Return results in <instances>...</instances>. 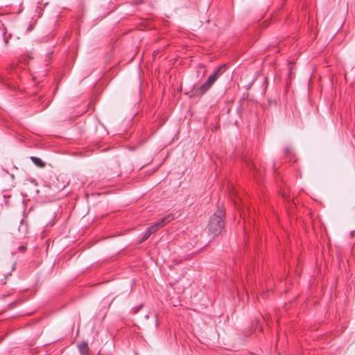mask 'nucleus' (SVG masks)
Instances as JSON below:
<instances>
[{"mask_svg":"<svg viewBox=\"0 0 355 355\" xmlns=\"http://www.w3.org/2000/svg\"><path fill=\"white\" fill-rule=\"evenodd\" d=\"M225 65H221L216 68L211 74L207 80L202 85L193 89V94L196 96H200L205 94L214 84V83L222 76L225 70Z\"/></svg>","mask_w":355,"mask_h":355,"instance_id":"obj_1","label":"nucleus"},{"mask_svg":"<svg viewBox=\"0 0 355 355\" xmlns=\"http://www.w3.org/2000/svg\"><path fill=\"white\" fill-rule=\"evenodd\" d=\"M225 213L223 210H219L215 213L210 218L208 224V233L212 237L220 234L224 227Z\"/></svg>","mask_w":355,"mask_h":355,"instance_id":"obj_2","label":"nucleus"},{"mask_svg":"<svg viewBox=\"0 0 355 355\" xmlns=\"http://www.w3.org/2000/svg\"><path fill=\"white\" fill-rule=\"evenodd\" d=\"M174 218H175V216H174L173 214H169L167 216H164V218H161L160 220H157L153 225L148 227V228L150 229L151 232H153V234L155 233L160 228L163 227L164 225H166L170 221L173 220Z\"/></svg>","mask_w":355,"mask_h":355,"instance_id":"obj_3","label":"nucleus"},{"mask_svg":"<svg viewBox=\"0 0 355 355\" xmlns=\"http://www.w3.org/2000/svg\"><path fill=\"white\" fill-rule=\"evenodd\" d=\"M78 349L81 355H89V348L86 341H83L78 344Z\"/></svg>","mask_w":355,"mask_h":355,"instance_id":"obj_4","label":"nucleus"},{"mask_svg":"<svg viewBox=\"0 0 355 355\" xmlns=\"http://www.w3.org/2000/svg\"><path fill=\"white\" fill-rule=\"evenodd\" d=\"M31 159L38 167L43 168L45 166V163L39 157L32 156Z\"/></svg>","mask_w":355,"mask_h":355,"instance_id":"obj_5","label":"nucleus"},{"mask_svg":"<svg viewBox=\"0 0 355 355\" xmlns=\"http://www.w3.org/2000/svg\"><path fill=\"white\" fill-rule=\"evenodd\" d=\"M153 234L150 229L148 227L145 232H144L141 235V238L139 240V243H142L147 240L150 236Z\"/></svg>","mask_w":355,"mask_h":355,"instance_id":"obj_6","label":"nucleus"},{"mask_svg":"<svg viewBox=\"0 0 355 355\" xmlns=\"http://www.w3.org/2000/svg\"><path fill=\"white\" fill-rule=\"evenodd\" d=\"M143 307V304H141L139 306H137L136 307H134L131 309V312L132 314H136L137 313L140 309Z\"/></svg>","mask_w":355,"mask_h":355,"instance_id":"obj_7","label":"nucleus"},{"mask_svg":"<svg viewBox=\"0 0 355 355\" xmlns=\"http://www.w3.org/2000/svg\"><path fill=\"white\" fill-rule=\"evenodd\" d=\"M19 249L21 252H24L26 249V247L22 245V246H20Z\"/></svg>","mask_w":355,"mask_h":355,"instance_id":"obj_8","label":"nucleus"},{"mask_svg":"<svg viewBox=\"0 0 355 355\" xmlns=\"http://www.w3.org/2000/svg\"><path fill=\"white\" fill-rule=\"evenodd\" d=\"M289 153H290V149H289V148H288V147H286V148H285V153H286V154H288Z\"/></svg>","mask_w":355,"mask_h":355,"instance_id":"obj_9","label":"nucleus"},{"mask_svg":"<svg viewBox=\"0 0 355 355\" xmlns=\"http://www.w3.org/2000/svg\"><path fill=\"white\" fill-rule=\"evenodd\" d=\"M4 41H5L6 44L7 45V44H8V39H7V38H5V39H4Z\"/></svg>","mask_w":355,"mask_h":355,"instance_id":"obj_10","label":"nucleus"}]
</instances>
